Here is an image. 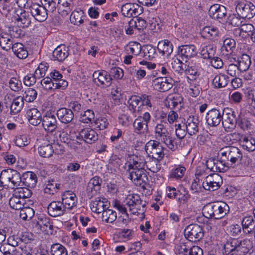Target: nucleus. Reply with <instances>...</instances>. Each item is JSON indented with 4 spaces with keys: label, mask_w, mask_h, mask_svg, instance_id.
Masks as SVG:
<instances>
[{
    "label": "nucleus",
    "mask_w": 255,
    "mask_h": 255,
    "mask_svg": "<svg viewBox=\"0 0 255 255\" xmlns=\"http://www.w3.org/2000/svg\"><path fill=\"white\" fill-rule=\"evenodd\" d=\"M248 111L244 109H241L240 114L238 115V123L239 126L243 130L248 129L251 128L252 124L246 117Z\"/></svg>",
    "instance_id": "nucleus-34"
},
{
    "label": "nucleus",
    "mask_w": 255,
    "mask_h": 255,
    "mask_svg": "<svg viewBox=\"0 0 255 255\" xmlns=\"http://www.w3.org/2000/svg\"><path fill=\"white\" fill-rule=\"evenodd\" d=\"M25 95L23 96V100L27 102H32L37 97V92L33 88H28L25 91Z\"/></svg>",
    "instance_id": "nucleus-64"
},
{
    "label": "nucleus",
    "mask_w": 255,
    "mask_h": 255,
    "mask_svg": "<svg viewBox=\"0 0 255 255\" xmlns=\"http://www.w3.org/2000/svg\"><path fill=\"white\" fill-rule=\"evenodd\" d=\"M42 125L47 132L54 131L57 127V121L55 116L51 113H47L42 118Z\"/></svg>",
    "instance_id": "nucleus-20"
},
{
    "label": "nucleus",
    "mask_w": 255,
    "mask_h": 255,
    "mask_svg": "<svg viewBox=\"0 0 255 255\" xmlns=\"http://www.w3.org/2000/svg\"><path fill=\"white\" fill-rule=\"evenodd\" d=\"M12 50L14 54L19 59H25L28 56V54L26 47L21 43H14Z\"/></svg>",
    "instance_id": "nucleus-40"
},
{
    "label": "nucleus",
    "mask_w": 255,
    "mask_h": 255,
    "mask_svg": "<svg viewBox=\"0 0 255 255\" xmlns=\"http://www.w3.org/2000/svg\"><path fill=\"white\" fill-rule=\"evenodd\" d=\"M26 114L29 123L33 126H37L42 120L40 112L36 109L28 110Z\"/></svg>",
    "instance_id": "nucleus-33"
},
{
    "label": "nucleus",
    "mask_w": 255,
    "mask_h": 255,
    "mask_svg": "<svg viewBox=\"0 0 255 255\" xmlns=\"http://www.w3.org/2000/svg\"><path fill=\"white\" fill-rule=\"evenodd\" d=\"M241 30L242 31V33L244 34L245 38L248 39L249 37H253L254 27L251 24H243L240 27Z\"/></svg>",
    "instance_id": "nucleus-61"
},
{
    "label": "nucleus",
    "mask_w": 255,
    "mask_h": 255,
    "mask_svg": "<svg viewBox=\"0 0 255 255\" xmlns=\"http://www.w3.org/2000/svg\"><path fill=\"white\" fill-rule=\"evenodd\" d=\"M117 218V213L112 209H106L102 213V220L107 223H113Z\"/></svg>",
    "instance_id": "nucleus-49"
},
{
    "label": "nucleus",
    "mask_w": 255,
    "mask_h": 255,
    "mask_svg": "<svg viewBox=\"0 0 255 255\" xmlns=\"http://www.w3.org/2000/svg\"><path fill=\"white\" fill-rule=\"evenodd\" d=\"M21 175L16 170L12 169L3 170L0 174V184L8 186L11 183L13 186L20 185Z\"/></svg>",
    "instance_id": "nucleus-6"
},
{
    "label": "nucleus",
    "mask_w": 255,
    "mask_h": 255,
    "mask_svg": "<svg viewBox=\"0 0 255 255\" xmlns=\"http://www.w3.org/2000/svg\"><path fill=\"white\" fill-rule=\"evenodd\" d=\"M94 82L98 85L109 87L112 79L111 75L106 71H96L93 74Z\"/></svg>",
    "instance_id": "nucleus-14"
},
{
    "label": "nucleus",
    "mask_w": 255,
    "mask_h": 255,
    "mask_svg": "<svg viewBox=\"0 0 255 255\" xmlns=\"http://www.w3.org/2000/svg\"><path fill=\"white\" fill-rule=\"evenodd\" d=\"M224 112L216 109L209 111L206 116V123L210 127H217L222 121Z\"/></svg>",
    "instance_id": "nucleus-13"
},
{
    "label": "nucleus",
    "mask_w": 255,
    "mask_h": 255,
    "mask_svg": "<svg viewBox=\"0 0 255 255\" xmlns=\"http://www.w3.org/2000/svg\"><path fill=\"white\" fill-rule=\"evenodd\" d=\"M184 124L186 126L187 133L189 135L196 134L198 132L199 121L197 118L190 117L187 119L186 123Z\"/></svg>",
    "instance_id": "nucleus-28"
},
{
    "label": "nucleus",
    "mask_w": 255,
    "mask_h": 255,
    "mask_svg": "<svg viewBox=\"0 0 255 255\" xmlns=\"http://www.w3.org/2000/svg\"><path fill=\"white\" fill-rule=\"evenodd\" d=\"M101 183L102 180L97 176L90 180L86 189L88 197L91 198L97 195L101 189Z\"/></svg>",
    "instance_id": "nucleus-21"
},
{
    "label": "nucleus",
    "mask_w": 255,
    "mask_h": 255,
    "mask_svg": "<svg viewBox=\"0 0 255 255\" xmlns=\"http://www.w3.org/2000/svg\"><path fill=\"white\" fill-rule=\"evenodd\" d=\"M169 133L167 125H165L162 123L157 124L155 127L154 136L156 140L161 141Z\"/></svg>",
    "instance_id": "nucleus-37"
},
{
    "label": "nucleus",
    "mask_w": 255,
    "mask_h": 255,
    "mask_svg": "<svg viewBox=\"0 0 255 255\" xmlns=\"http://www.w3.org/2000/svg\"><path fill=\"white\" fill-rule=\"evenodd\" d=\"M145 161L143 156L132 155L129 160L128 171L129 178L136 186L145 188L148 181V177L145 169Z\"/></svg>",
    "instance_id": "nucleus-1"
},
{
    "label": "nucleus",
    "mask_w": 255,
    "mask_h": 255,
    "mask_svg": "<svg viewBox=\"0 0 255 255\" xmlns=\"http://www.w3.org/2000/svg\"><path fill=\"white\" fill-rule=\"evenodd\" d=\"M187 130L186 129V126L184 123L178 124L175 125V133L176 135L179 139H182L185 137Z\"/></svg>",
    "instance_id": "nucleus-63"
},
{
    "label": "nucleus",
    "mask_w": 255,
    "mask_h": 255,
    "mask_svg": "<svg viewBox=\"0 0 255 255\" xmlns=\"http://www.w3.org/2000/svg\"><path fill=\"white\" fill-rule=\"evenodd\" d=\"M243 148L249 151L252 152L255 150V139L251 137L250 139L244 136L242 140Z\"/></svg>",
    "instance_id": "nucleus-54"
},
{
    "label": "nucleus",
    "mask_w": 255,
    "mask_h": 255,
    "mask_svg": "<svg viewBox=\"0 0 255 255\" xmlns=\"http://www.w3.org/2000/svg\"><path fill=\"white\" fill-rule=\"evenodd\" d=\"M229 60L230 62H236L241 72L247 71L251 64V57L246 54H243L240 57L232 56Z\"/></svg>",
    "instance_id": "nucleus-17"
},
{
    "label": "nucleus",
    "mask_w": 255,
    "mask_h": 255,
    "mask_svg": "<svg viewBox=\"0 0 255 255\" xmlns=\"http://www.w3.org/2000/svg\"><path fill=\"white\" fill-rule=\"evenodd\" d=\"M252 243L249 239L239 241L233 239L224 245V255H246L251 249Z\"/></svg>",
    "instance_id": "nucleus-2"
},
{
    "label": "nucleus",
    "mask_w": 255,
    "mask_h": 255,
    "mask_svg": "<svg viewBox=\"0 0 255 255\" xmlns=\"http://www.w3.org/2000/svg\"><path fill=\"white\" fill-rule=\"evenodd\" d=\"M144 149L148 157L162 159L164 156L163 148L158 140H151L148 141Z\"/></svg>",
    "instance_id": "nucleus-7"
},
{
    "label": "nucleus",
    "mask_w": 255,
    "mask_h": 255,
    "mask_svg": "<svg viewBox=\"0 0 255 255\" xmlns=\"http://www.w3.org/2000/svg\"><path fill=\"white\" fill-rule=\"evenodd\" d=\"M62 202L66 207V209H71L76 206L77 197L76 194L72 191H65L62 195Z\"/></svg>",
    "instance_id": "nucleus-25"
},
{
    "label": "nucleus",
    "mask_w": 255,
    "mask_h": 255,
    "mask_svg": "<svg viewBox=\"0 0 255 255\" xmlns=\"http://www.w3.org/2000/svg\"><path fill=\"white\" fill-rule=\"evenodd\" d=\"M197 52V49L194 45H184L178 47V54L186 58H190L196 56Z\"/></svg>",
    "instance_id": "nucleus-26"
},
{
    "label": "nucleus",
    "mask_w": 255,
    "mask_h": 255,
    "mask_svg": "<svg viewBox=\"0 0 255 255\" xmlns=\"http://www.w3.org/2000/svg\"><path fill=\"white\" fill-rule=\"evenodd\" d=\"M173 80L171 78L159 77L152 81V86L156 90L165 92L173 86Z\"/></svg>",
    "instance_id": "nucleus-15"
},
{
    "label": "nucleus",
    "mask_w": 255,
    "mask_h": 255,
    "mask_svg": "<svg viewBox=\"0 0 255 255\" xmlns=\"http://www.w3.org/2000/svg\"><path fill=\"white\" fill-rule=\"evenodd\" d=\"M68 47L64 45H59L53 51V57L55 60L63 61L68 56Z\"/></svg>",
    "instance_id": "nucleus-32"
},
{
    "label": "nucleus",
    "mask_w": 255,
    "mask_h": 255,
    "mask_svg": "<svg viewBox=\"0 0 255 255\" xmlns=\"http://www.w3.org/2000/svg\"><path fill=\"white\" fill-rule=\"evenodd\" d=\"M243 229L245 232L248 234L253 233L255 229V221L253 217H245L242 222Z\"/></svg>",
    "instance_id": "nucleus-39"
},
{
    "label": "nucleus",
    "mask_w": 255,
    "mask_h": 255,
    "mask_svg": "<svg viewBox=\"0 0 255 255\" xmlns=\"http://www.w3.org/2000/svg\"><path fill=\"white\" fill-rule=\"evenodd\" d=\"M142 51L144 57L148 60L153 59L156 55L155 47L150 44L144 46Z\"/></svg>",
    "instance_id": "nucleus-55"
},
{
    "label": "nucleus",
    "mask_w": 255,
    "mask_h": 255,
    "mask_svg": "<svg viewBox=\"0 0 255 255\" xmlns=\"http://www.w3.org/2000/svg\"><path fill=\"white\" fill-rule=\"evenodd\" d=\"M230 81L228 76L220 73L216 75L212 80V85L215 88H221L226 87Z\"/></svg>",
    "instance_id": "nucleus-35"
},
{
    "label": "nucleus",
    "mask_w": 255,
    "mask_h": 255,
    "mask_svg": "<svg viewBox=\"0 0 255 255\" xmlns=\"http://www.w3.org/2000/svg\"><path fill=\"white\" fill-rule=\"evenodd\" d=\"M236 11L242 19H250L255 15V6L251 2H239L236 5Z\"/></svg>",
    "instance_id": "nucleus-9"
},
{
    "label": "nucleus",
    "mask_w": 255,
    "mask_h": 255,
    "mask_svg": "<svg viewBox=\"0 0 255 255\" xmlns=\"http://www.w3.org/2000/svg\"><path fill=\"white\" fill-rule=\"evenodd\" d=\"M13 195L21 199L25 200L26 198L30 197L32 192L27 188L18 187L14 190Z\"/></svg>",
    "instance_id": "nucleus-48"
},
{
    "label": "nucleus",
    "mask_w": 255,
    "mask_h": 255,
    "mask_svg": "<svg viewBox=\"0 0 255 255\" xmlns=\"http://www.w3.org/2000/svg\"><path fill=\"white\" fill-rule=\"evenodd\" d=\"M140 101V96L135 95L131 96L128 101V109L134 117L141 110V106L137 107Z\"/></svg>",
    "instance_id": "nucleus-31"
},
{
    "label": "nucleus",
    "mask_w": 255,
    "mask_h": 255,
    "mask_svg": "<svg viewBox=\"0 0 255 255\" xmlns=\"http://www.w3.org/2000/svg\"><path fill=\"white\" fill-rule=\"evenodd\" d=\"M79 136L85 142L89 144L94 142L98 139V134L92 128H86L83 129L79 133Z\"/></svg>",
    "instance_id": "nucleus-29"
},
{
    "label": "nucleus",
    "mask_w": 255,
    "mask_h": 255,
    "mask_svg": "<svg viewBox=\"0 0 255 255\" xmlns=\"http://www.w3.org/2000/svg\"><path fill=\"white\" fill-rule=\"evenodd\" d=\"M17 248L9 244L3 245L0 247V251L3 255H13Z\"/></svg>",
    "instance_id": "nucleus-59"
},
{
    "label": "nucleus",
    "mask_w": 255,
    "mask_h": 255,
    "mask_svg": "<svg viewBox=\"0 0 255 255\" xmlns=\"http://www.w3.org/2000/svg\"><path fill=\"white\" fill-rule=\"evenodd\" d=\"M200 33L203 37L212 39L218 36L219 30L214 27L205 26L201 30Z\"/></svg>",
    "instance_id": "nucleus-42"
},
{
    "label": "nucleus",
    "mask_w": 255,
    "mask_h": 255,
    "mask_svg": "<svg viewBox=\"0 0 255 255\" xmlns=\"http://www.w3.org/2000/svg\"><path fill=\"white\" fill-rule=\"evenodd\" d=\"M185 171V167L181 165L176 166L171 170L168 177L170 179H180L184 176Z\"/></svg>",
    "instance_id": "nucleus-44"
},
{
    "label": "nucleus",
    "mask_w": 255,
    "mask_h": 255,
    "mask_svg": "<svg viewBox=\"0 0 255 255\" xmlns=\"http://www.w3.org/2000/svg\"><path fill=\"white\" fill-rule=\"evenodd\" d=\"M31 15L39 21H44L48 16L47 10L42 5L37 3L33 4L30 7Z\"/></svg>",
    "instance_id": "nucleus-19"
},
{
    "label": "nucleus",
    "mask_w": 255,
    "mask_h": 255,
    "mask_svg": "<svg viewBox=\"0 0 255 255\" xmlns=\"http://www.w3.org/2000/svg\"><path fill=\"white\" fill-rule=\"evenodd\" d=\"M110 203L107 199L98 197L91 203L92 211L96 213H103L106 209L109 208Z\"/></svg>",
    "instance_id": "nucleus-22"
},
{
    "label": "nucleus",
    "mask_w": 255,
    "mask_h": 255,
    "mask_svg": "<svg viewBox=\"0 0 255 255\" xmlns=\"http://www.w3.org/2000/svg\"><path fill=\"white\" fill-rule=\"evenodd\" d=\"M224 115L222 124L227 131H231L234 129L238 123V117H237L236 112L231 109H225L223 110Z\"/></svg>",
    "instance_id": "nucleus-8"
},
{
    "label": "nucleus",
    "mask_w": 255,
    "mask_h": 255,
    "mask_svg": "<svg viewBox=\"0 0 255 255\" xmlns=\"http://www.w3.org/2000/svg\"><path fill=\"white\" fill-rule=\"evenodd\" d=\"M18 25L23 28L27 27L31 23V17L28 12L24 11L15 17Z\"/></svg>",
    "instance_id": "nucleus-38"
},
{
    "label": "nucleus",
    "mask_w": 255,
    "mask_h": 255,
    "mask_svg": "<svg viewBox=\"0 0 255 255\" xmlns=\"http://www.w3.org/2000/svg\"><path fill=\"white\" fill-rule=\"evenodd\" d=\"M48 213L52 217H57L64 215L66 212V207L61 201H52L47 207Z\"/></svg>",
    "instance_id": "nucleus-18"
},
{
    "label": "nucleus",
    "mask_w": 255,
    "mask_h": 255,
    "mask_svg": "<svg viewBox=\"0 0 255 255\" xmlns=\"http://www.w3.org/2000/svg\"><path fill=\"white\" fill-rule=\"evenodd\" d=\"M142 6L136 3H127L121 7L122 14L126 17H137L143 12Z\"/></svg>",
    "instance_id": "nucleus-12"
},
{
    "label": "nucleus",
    "mask_w": 255,
    "mask_h": 255,
    "mask_svg": "<svg viewBox=\"0 0 255 255\" xmlns=\"http://www.w3.org/2000/svg\"><path fill=\"white\" fill-rule=\"evenodd\" d=\"M126 204L133 215H138L144 212L146 202L142 200L138 194L128 195L126 199Z\"/></svg>",
    "instance_id": "nucleus-5"
},
{
    "label": "nucleus",
    "mask_w": 255,
    "mask_h": 255,
    "mask_svg": "<svg viewBox=\"0 0 255 255\" xmlns=\"http://www.w3.org/2000/svg\"><path fill=\"white\" fill-rule=\"evenodd\" d=\"M60 188V184L56 183L53 180L49 181L44 189V193L49 195H53L57 192Z\"/></svg>",
    "instance_id": "nucleus-56"
},
{
    "label": "nucleus",
    "mask_w": 255,
    "mask_h": 255,
    "mask_svg": "<svg viewBox=\"0 0 255 255\" xmlns=\"http://www.w3.org/2000/svg\"><path fill=\"white\" fill-rule=\"evenodd\" d=\"M85 17V15L83 10L81 9L75 10L72 12L70 19L71 23L75 25H79L83 23Z\"/></svg>",
    "instance_id": "nucleus-43"
},
{
    "label": "nucleus",
    "mask_w": 255,
    "mask_h": 255,
    "mask_svg": "<svg viewBox=\"0 0 255 255\" xmlns=\"http://www.w3.org/2000/svg\"><path fill=\"white\" fill-rule=\"evenodd\" d=\"M215 50L211 45L205 46L202 48L200 54L204 59H211L214 55Z\"/></svg>",
    "instance_id": "nucleus-60"
},
{
    "label": "nucleus",
    "mask_w": 255,
    "mask_h": 255,
    "mask_svg": "<svg viewBox=\"0 0 255 255\" xmlns=\"http://www.w3.org/2000/svg\"><path fill=\"white\" fill-rule=\"evenodd\" d=\"M50 253L51 255H68L66 248L59 243H55L51 246Z\"/></svg>",
    "instance_id": "nucleus-47"
},
{
    "label": "nucleus",
    "mask_w": 255,
    "mask_h": 255,
    "mask_svg": "<svg viewBox=\"0 0 255 255\" xmlns=\"http://www.w3.org/2000/svg\"><path fill=\"white\" fill-rule=\"evenodd\" d=\"M184 235L189 241L195 242L204 236L202 228L199 225L193 224L188 225L184 230Z\"/></svg>",
    "instance_id": "nucleus-10"
},
{
    "label": "nucleus",
    "mask_w": 255,
    "mask_h": 255,
    "mask_svg": "<svg viewBox=\"0 0 255 255\" xmlns=\"http://www.w3.org/2000/svg\"><path fill=\"white\" fill-rule=\"evenodd\" d=\"M157 48L159 53L167 57L170 55L173 51L172 44L170 41L166 39L159 41Z\"/></svg>",
    "instance_id": "nucleus-30"
},
{
    "label": "nucleus",
    "mask_w": 255,
    "mask_h": 255,
    "mask_svg": "<svg viewBox=\"0 0 255 255\" xmlns=\"http://www.w3.org/2000/svg\"><path fill=\"white\" fill-rule=\"evenodd\" d=\"M161 141L165 143V145L172 150H175L177 148V144L175 139L171 136L170 133Z\"/></svg>",
    "instance_id": "nucleus-62"
},
{
    "label": "nucleus",
    "mask_w": 255,
    "mask_h": 255,
    "mask_svg": "<svg viewBox=\"0 0 255 255\" xmlns=\"http://www.w3.org/2000/svg\"><path fill=\"white\" fill-rule=\"evenodd\" d=\"M209 14L214 19H223L227 15L226 7L223 5L214 4L211 6Z\"/></svg>",
    "instance_id": "nucleus-24"
},
{
    "label": "nucleus",
    "mask_w": 255,
    "mask_h": 255,
    "mask_svg": "<svg viewBox=\"0 0 255 255\" xmlns=\"http://www.w3.org/2000/svg\"><path fill=\"white\" fill-rule=\"evenodd\" d=\"M230 211L228 205L223 202L209 203L203 208V215L207 218L219 219L224 217Z\"/></svg>",
    "instance_id": "nucleus-3"
},
{
    "label": "nucleus",
    "mask_w": 255,
    "mask_h": 255,
    "mask_svg": "<svg viewBox=\"0 0 255 255\" xmlns=\"http://www.w3.org/2000/svg\"><path fill=\"white\" fill-rule=\"evenodd\" d=\"M162 159H155L151 157V160L147 162L145 166L147 168L153 173L158 172L161 169V165L159 162Z\"/></svg>",
    "instance_id": "nucleus-53"
},
{
    "label": "nucleus",
    "mask_w": 255,
    "mask_h": 255,
    "mask_svg": "<svg viewBox=\"0 0 255 255\" xmlns=\"http://www.w3.org/2000/svg\"><path fill=\"white\" fill-rule=\"evenodd\" d=\"M168 103L172 109L179 110L183 106V98L179 94L171 95L168 98Z\"/></svg>",
    "instance_id": "nucleus-41"
},
{
    "label": "nucleus",
    "mask_w": 255,
    "mask_h": 255,
    "mask_svg": "<svg viewBox=\"0 0 255 255\" xmlns=\"http://www.w3.org/2000/svg\"><path fill=\"white\" fill-rule=\"evenodd\" d=\"M218 154L221 155L223 161L227 162L231 167H234L236 163L240 161L243 158L242 151L233 146H226L222 148Z\"/></svg>",
    "instance_id": "nucleus-4"
},
{
    "label": "nucleus",
    "mask_w": 255,
    "mask_h": 255,
    "mask_svg": "<svg viewBox=\"0 0 255 255\" xmlns=\"http://www.w3.org/2000/svg\"><path fill=\"white\" fill-rule=\"evenodd\" d=\"M57 116L59 121L64 124L70 123L74 117L73 111L65 108L59 109L57 111Z\"/></svg>",
    "instance_id": "nucleus-27"
},
{
    "label": "nucleus",
    "mask_w": 255,
    "mask_h": 255,
    "mask_svg": "<svg viewBox=\"0 0 255 255\" xmlns=\"http://www.w3.org/2000/svg\"><path fill=\"white\" fill-rule=\"evenodd\" d=\"M236 62H230L227 66H225V70L227 74L232 77L239 76L241 72Z\"/></svg>",
    "instance_id": "nucleus-57"
},
{
    "label": "nucleus",
    "mask_w": 255,
    "mask_h": 255,
    "mask_svg": "<svg viewBox=\"0 0 255 255\" xmlns=\"http://www.w3.org/2000/svg\"><path fill=\"white\" fill-rule=\"evenodd\" d=\"M222 183V177L218 173H213L206 177L202 185L205 190L213 191L217 190Z\"/></svg>",
    "instance_id": "nucleus-11"
},
{
    "label": "nucleus",
    "mask_w": 255,
    "mask_h": 255,
    "mask_svg": "<svg viewBox=\"0 0 255 255\" xmlns=\"http://www.w3.org/2000/svg\"><path fill=\"white\" fill-rule=\"evenodd\" d=\"M235 40L232 38H227L223 41V46L221 47L222 52H226V55L231 54L236 48Z\"/></svg>",
    "instance_id": "nucleus-45"
},
{
    "label": "nucleus",
    "mask_w": 255,
    "mask_h": 255,
    "mask_svg": "<svg viewBox=\"0 0 255 255\" xmlns=\"http://www.w3.org/2000/svg\"><path fill=\"white\" fill-rule=\"evenodd\" d=\"M25 200L13 195L9 200V204L10 207L15 210H20L23 208Z\"/></svg>",
    "instance_id": "nucleus-51"
},
{
    "label": "nucleus",
    "mask_w": 255,
    "mask_h": 255,
    "mask_svg": "<svg viewBox=\"0 0 255 255\" xmlns=\"http://www.w3.org/2000/svg\"><path fill=\"white\" fill-rule=\"evenodd\" d=\"M73 0H59L57 3L58 13L62 16H67L74 8Z\"/></svg>",
    "instance_id": "nucleus-23"
},
{
    "label": "nucleus",
    "mask_w": 255,
    "mask_h": 255,
    "mask_svg": "<svg viewBox=\"0 0 255 255\" xmlns=\"http://www.w3.org/2000/svg\"><path fill=\"white\" fill-rule=\"evenodd\" d=\"M176 252L180 255H203V250L199 247H188L186 243H181L177 246Z\"/></svg>",
    "instance_id": "nucleus-16"
},
{
    "label": "nucleus",
    "mask_w": 255,
    "mask_h": 255,
    "mask_svg": "<svg viewBox=\"0 0 255 255\" xmlns=\"http://www.w3.org/2000/svg\"><path fill=\"white\" fill-rule=\"evenodd\" d=\"M141 118L137 117L134 121L133 126L134 129L140 132H147L148 130L147 125L141 121Z\"/></svg>",
    "instance_id": "nucleus-58"
},
{
    "label": "nucleus",
    "mask_w": 255,
    "mask_h": 255,
    "mask_svg": "<svg viewBox=\"0 0 255 255\" xmlns=\"http://www.w3.org/2000/svg\"><path fill=\"white\" fill-rule=\"evenodd\" d=\"M24 105L23 98L20 96L15 98L10 107V112L13 115L19 112Z\"/></svg>",
    "instance_id": "nucleus-50"
},
{
    "label": "nucleus",
    "mask_w": 255,
    "mask_h": 255,
    "mask_svg": "<svg viewBox=\"0 0 255 255\" xmlns=\"http://www.w3.org/2000/svg\"><path fill=\"white\" fill-rule=\"evenodd\" d=\"M38 150L40 155L45 158L49 157L54 152L53 147L50 144L40 146L38 147Z\"/></svg>",
    "instance_id": "nucleus-52"
},
{
    "label": "nucleus",
    "mask_w": 255,
    "mask_h": 255,
    "mask_svg": "<svg viewBox=\"0 0 255 255\" xmlns=\"http://www.w3.org/2000/svg\"><path fill=\"white\" fill-rule=\"evenodd\" d=\"M13 44V38L11 35L5 32L0 34V46L3 49L8 51L12 48Z\"/></svg>",
    "instance_id": "nucleus-36"
},
{
    "label": "nucleus",
    "mask_w": 255,
    "mask_h": 255,
    "mask_svg": "<svg viewBox=\"0 0 255 255\" xmlns=\"http://www.w3.org/2000/svg\"><path fill=\"white\" fill-rule=\"evenodd\" d=\"M36 174L32 172H28L23 175V183L29 188H34L37 183Z\"/></svg>",
    "instance_id": "nucleus-46"
}]
</instances>
